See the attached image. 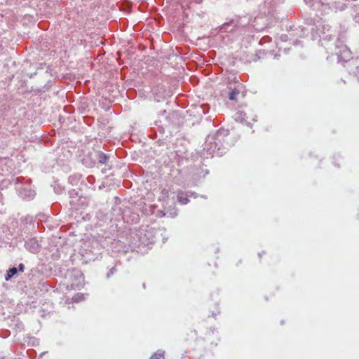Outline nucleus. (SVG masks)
Instances as JSON below:
<instances>
[{
  "mask_svg": "<svg viewBox=\"0 0 359 359\" xmlns=\"http://www.w3.org/2000/svg\"><path fill=\"white\" fill-rule=\"evenodd\" d=\"M177 201L183 205L187 204L189 202L187 195L182 191H179L177 194Z\"/></svg>",
  "mask_w": 359,
  "mask_h": 359,
  "instance_id": "3",
  "label": "nucleus"
},
{
  "mask_svg": "<svg viewBox=\"0 0 359 359\" xmlns=\"http://www.w3.org/2000/svg\"><path fill=\"white\" fill-rule=\"evenodd\" d=\"M150 359H165L164 351H157L151 356Z\"/></svg>",
  "mask_w": 359,
  "mask_h": 359,
  "instance_id": "4",
  "label": "nucleus"
},
{
  "mask_svg": "<svg viewBox=\"0 0 359 359\" xmlns=\"http://www.w3.org/2000/svg\"><path fill=\"white\" fill-rule=\"evenodd\" d=\"M17 269L13 267L10 269L8 271L7 276L6 277V280H8L10 278H11L13 276H15L17 273Z\"/></svg>",
  "mask_w": 359,
  "mask_h": 359,
  "instance_id": "6",
  "label": "nucleus"
},
{
  "mask_svg": "<svg viewBox=\"0 0 359 359\" xmlns=\"http://www.w3.org/2000/svg\"><path fill=\"white\" fill-rule=\"evenodd\" d=\"M162 194L164 195L163 199H166L168 197V191L166 189H163L162 191Z\"/></svg>",
  "mask_w": 359,
  "mask_h": 359,
  "instance_id": "7",
  "label": "nucleus"
},
{
  "mask_svg": "<svg viewBox=\"0 0 359 359\" xmlns=\"http://www.w3.org/2000/svg\"><path fill=\"white\" fill-rule=\"evenodd\" d=\"M86 298L85 297V294H83V293H77L73 297H72V300L73 302H79L81 301H83Z\"/></svg>",
  "mask_w": 359,
  "mask_h": 359,
  "instance_id": "5",
  "label": "nucleus"
},
{
  "mask_svg": "<svg viewBox=\"0 0 359 359\" xmlns=\"http://www.w3.org/2000/svg\"><path fill=\"white\" fill-rule=\"evenodd\" d=\"M245 95V87L242 83H237L236 86L231 89L228 97L230 100L238 101L239 98H243Z\"/></svg>",
  "mask_w": 359,
  "mask_h": 359,
  "instance_id": "1",
  "label": "nucleus"
},
{
  "mask_svg": "<svg viewBox=\"0 0 359 359\" xmlns=\"http://www.w3.org/2000/svg\"><path fill=\"white\" fill-rule=\"evenodd\" d=\"M19 269H20V271H24V265H23V264H20L19 265Z\"/></svg>",
  "mask_w": 359,
  "mask_h": 359,
  "instance_id": "8",
  "label": "nucleus"
},
{
  "mask_svg": "<svg viewBox=\"0 0 359 359\" xmlns=\"http://www.w3.org/2000/svg\"><path fill=\"white\" fill-rule=\"evenodd\" d=\"M337 55L339 60L342 62H347L353 58L352 52L345 45L339 47V50L337 52Z\"/></svg>",
  "mask_w": 359,
  "mask_h": 359,
  "instance_id": "2",
  "label": "nucleus"
}]
</instances>
